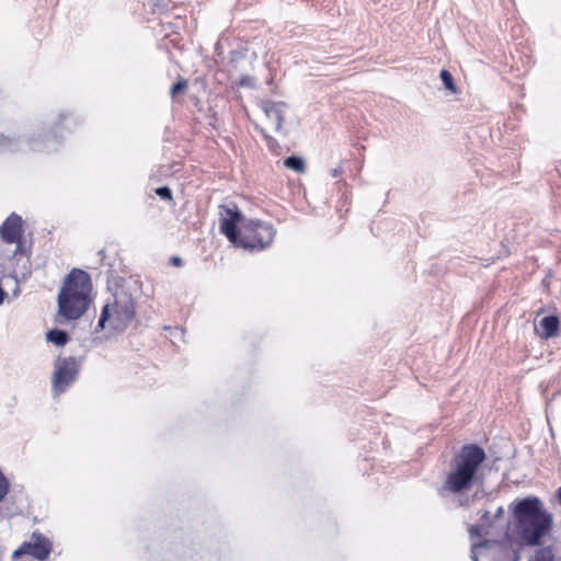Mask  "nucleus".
<instances>
[{"label": "nucleus", "instance_id": "17", "mask_svg": "<svg viewBox=\"0 0 561 561\" xmlns=\"http://www.w3.org/2000/svg\"><path fill=\"white\" fill-rule=\"evenodd\" d=\"M188 88V82L184 78H179L178 81L171 87L170 95L171 98H175L179 94H183L186 92Z\"/></svg>", "mask_w": 561, "mask_h": 561}, {"label": "nucleus", "instance_id": "13", "mask_svg": "<svg viewBox=\"0 0 561 561\" xmlns=\"http://www.w3.org/2000/svg\"><path fill=\"white\" fill-rule=\"evenodd\" d=\"M147 11L151 14H165L171 7V0H145L142 3Z\"/></svg>", "mask_w": 561, "mask_h": 561}, {"label": "nucleus", "instance_id": "7", "mask_svg": "<svg viewBox=\"0 0 561 561\" xmlns=\"http://www.w3.org/2000/svg\"><path fill=\"white\" fill-rule=\"evenodd\" d=\"M79 373V365L75 357H58L55 360L53 375V391L65 392L75 382Z\"/></svg>", "mask_w": 561, "mask_h": 561}, {"label": "nucleus", "instance_id": "22", "mask_svg": "<svg viewBox=\"0 0 561 561\" xmlns=\"http://www.w3.org/2000/svg\"><path fill=\"white\" fill-rule=\"evenodd\" d=\"M254 78L248 75L241 76L238 85L240 87H247V88H253L254 87Z\"/></svg>", "mask_w": 561, "mask_h": 561}, {"label": "nucleus", "instance_id": "4", "mask_svg": "<svg viewBox=\"0 0 561 561\" xmlns=\"http://www.w3.org/2000/svg\"><path fill=\"white\" fill-rule=\"evenodd\" d=\"M135 316V302L128 295L122 294L115 297V302L112 306L105 305L103 307L96 324V330H104L106 328V323H108L111 329L115 331H123L131 322Z\"/></svg>", "mask_w": 561, "mask_h": 561}, {"label": "nucleus", "instance_id": "2", "mask_svg": "<svg viewBox=\"0 0 561 561\" xmlns=\"http://www.w3.org/2000/svg\"><path fill=\"white\" fill-rule=\"evenodd\" d=\"M485 459V451L479 445H463L450 460V470L443 483V489L454 494L470 490L477 481L479 468Z\"/></svg>", "mask_w": 561, "mask_h": 561}, {"label": "nucleus", "instance_id": "27", "mask_svg": "<svg viewBox=\"0 0 561 561\" xmlns=\"http://www.w3.org/2000/svg\"><path fill=\"white\" fill-rule=\"evenodd\" d=\"M339 174H340V170H337V169H333V170H332V175H333L334 178H335V176H337Z\"/></svg>", "mask_w": 561, "mask_h": 561}, {"label": "nucleus", "instance_id": "10", "mask_svg": "<svg viewBox=\"0 0 561 561\" xmlns=\"http://www.w3.org/2000/svg\"><path fill=\"white\" fill-rule=\"evenodd\" d=\"M260 107L267 119V127L276 133L280 131L286 103L265 100L261 102Z\"/></svg>", "mask_w": 561, "mask_h": 561}, {"label": "nucleus", "instance_id": "29", "mask_svg": "<svg viewBox=\"0 0 561 561\" xmlns=\"http://www.w3.org/2000/svg\"><path fill=\"white\" fill-rule=\"evenodd\" d=\"M57 137L56 128L54 129V138Z\"/></svg>", "mask_w": 561, "mask_h": 561}, {"label": "nucleus", "instance_id": "3", "mask_svg": "<svg viewBox=\"0 0 561 561\" xmlns=\"http://www.w3.org/2000/svg\"><path fill=\"white\" fill-rule=\"evenodd\" d=\"M511 508L523 538L530 546H539L552 527V516L543 510L541 501L528 496L513 503Z\"/></svg>", "mask_w": 561, "mask_h": 561}, {"label": "nucleus", "instance_id": "1", "mask_svg": "<svg viewBox=\"0 0 561 561\" xmlns=\"http://www.w3.org/2000/svg\"><path fill=\"white\" fill-rule=\"evenodd\" d=\"M92 288L90 274L81 268H72L59 288L57 316L66 321L80 319L93 301Z\"/></svg>", "mask_w": 561, "mask_h": 561}, {"label": "nucleus", "instance_id": "19", "mask_svg": "<svg viewBox=\"0 0 561 561\" xmlns=\"http://www.w3.org/2000/svg\"><path fill=\"white\" fill-rule=\"evenodd\" d=\"M154 193L162 199L171 205H175L172 191L169 186H160L154 190Z\"/></svg>", "mask_w": 561, "mask_h": 561}, {"label": "nucleus", "instance_id": "16", "mask_svg": "<svg viewBox=\"0 0 561 561\" xmlns=\"http://www.w3.org/2000/svg\"><path fill=\"white\" fill-rule=\"evenodd\" d=\"M284 165L287 169L294 170L298 173H305L306 164L302 158L297 156H290L284 160Z\"/></svg>", "mask_w": 561, "mask_h": 561}, {"label": "nucleus", "instance_id": "20", "mask_svg": "<svg viewBox=\"0 0 561 561\" xmlns=\"http://www.w3.org/2000/svg\"><path fill=\"white\" fill-rule=\"evenodd\" d=\"M10 489V483L0 470V502L5 497Z\"/></svg>", "mask_w": 561, "mask_h": 561}, {"label": "nucleus", "instance_id": "18", "mask_svg": "<svg viewBox=\"0 0 561 561\" xmlns=\"http://www.w3.org/2000/svg\"><path fill=\"white\" fill-rule=\"evenodd\" d=\"M439 77L445 85V88L454 93L457 92V88H456V84H455V81H454V78L451 76V73L446 70V69H443L439 73Z\"/></svg>", "mask_w": 561, "mask_h": 561}, {"label": "nucleus", "instance_id": "28", "mask_svg": "<svg viewBox=\"0 0 561 561\" xmlns=\"http://www.w3.org/2000/svg\"><path fill=\"white\" fill-rule=\"evenodd\" d=\"M33 150H41L39 148L33 147ZM43 151H49V148H43Z\"/></svg>", "mask_w": 561, "mask_h": 561}, {"label": "nucleus", "instance_id": "11", "mask_svg": "<svg viewBox=\"0 0 561 561\" xmlns=\"http://www.w3.org/2000/svg\"><path fill=\"white\" fill-rule=\"evenodd\" d=\"M0 237L9 244L19 241L23 237L22 217L12 213L0 226Z\"/></svg>", "mask_w": 561, "mask_h": 561}, {"label": "nucleus", "instance_id": "23", "mask_svg": "<svg viewBox=\"0 0 561 561\" xmlns=\"http://www.w3.org/2000/svg\"><path fill=\"white\" fill-rule=\"evenodd\" d=\"M14 243L16 244L15 250L13 252L14 256L18 255V254H25L26 253V249H25V245H24L23 237L19 241H15Z\"/></svg>", "mask_w": 561, "mask_h": 561}, {"label": "nucleus", "instance_id": "26", "mask_svg": "<svg viewBox=\"0 0 561 561\" xmlns=\"http://www.w3.org/2000/svg\"><path fill=\"white\" fill-rule=\"evenodd\" d=\"M557 499L559 503L561 504V486L557 490Z\"/></svg>", "mask_w": 561, "mask_h": 561}, {"label": "nucleus", "instance_id": "21", "mask_svg": "<svg viewBox=\"0 0 561 561\" xmlns=\"http://www.w3.org/2000/svg\"><path fill=\"white\" fill-rule=\"evenodd\" d=\"M0 148H2L3 150L13 151L16 149V141L5 136H1Z\"/></svg>", "mask_w": 561, "mask_h": 561}, {"label": "nucleus", "instance_id": "5", "mask_svg": "<svg viewBox=\"0 0 561 561\" xmlns=\"http://www.w3.org/2000/svg\"><path fill=\"white\" fill-rule=\"evenodd\" d=\"M276 230L271 224L262 220H248L241 227L238 247L251 251H261L268 248L275 237Z\"/></svg>", "mask_w": 561, "mask_h": 561}, {"label": "nucleus", "instance_id": "25", "mask_svg": "<svg viewBox=\"0 0 561 561\" xmlns=\"http://www.w3.org/2000/svg\"><path fill=\"white\" fill-rule=\"evenodd\" d=\"M170 263H171L173 266H176V267H180V266H182V265H183V261H182V259H181L180 256H176V255H174V256H172V257L170 259Z\"/></svg>", "mask_w": 561, "mask_h": 561}, {"label": "nucleus", "instance_id": "12", "mask_svg": "<svg viewBox=\"0 0 561 561\" xmlns=\"http://www.w3.org/2000/svg\"><path fill=\"white\" fill-rule=\"evenodd\" d=\"M560 321L557 316L543 317L540 321L541 333L545 339H550L558 335Z\"/></svg>", "mask_w": 561, "mask_h": 561}, {"label": "nucleus", "instance_id": "14", "mask_svg": "<svg viewBox=\"0 0 561 561\" xmlns=\"http://www.w3.org/2000/svg\"><path fill=\"white\" fill-rule=\"evenodd\" d=\"M529 561H559L557 558V550L553 545L539 547Z\"/></svg>", "mask_w": 561, "mask_h": 561}, {"label": "nucleus", "instance_id": "9", "mask_svg": "<svg viewBox=\"0 0 561 561\" xmlns=\"http://www.w3.org/2000/svg\"><path fill=\"white\" fill-rule=\"evenodd\" d=\"M480 515L478 523L469 525L468 533L471 539L481 538L490 534V529L503 519L504 508L499 506L493 514L490 510L482 508L478 512Z\"/></svg>", "mask_w": 561, "mask_h": 561}, {"label": "nucleus", "instance_id": "15", "mask_svg": "<svg viewBox=\"0 0 561 561\" xmlns=\"http://www.w3.org/2000/svg\"><path fill=\"white\" fill-rule=\"evenodd\" d=\"M46 339L48 342L57 346H62L69 341V335L64 330L53 329L47 332Z\"/></svg>", "mask_w": 561, "mask_h": 561}, {"label": "nucleus", "instance_id": "6", "mask_svg": "<svg viewBox=\"0 0 561 561\" xmlns=\"http://www.w3.org/2000/svg\"><path fill=\"white\" fill-rule=\"evenodd\" d=\"M242 220V214L233 202L219 205V229L227 239L237 245L241 236L238 225Z\"/></svg>", "mask_w": 561, "mask_h": 561}, {"label": "nucleus", "instance_id": "24", "mask_svg": "<svg viewBox=\"0 0 561 561\" xmlns=\"http://www.w3.org/2000/svg\"><path fill=\"white\" fill-rule=\"evenodd\" d=\"M489 545H490V541H488V540H484V541H482V542H480V543H478V545H473V546H472V549H471V552H472V559H473L474 561H478V558H477V554H476V548H478V547H488Z\"/></svg>", "mask_w": 561, "mask_h": 561}, {"label": "nucleus", "instance_id": "8", "mask_svg": "<svg viewBox=\"0 0 561 561\" xmlns=\"http://www.w3.org/2000/svg\"><path fill=\"white\" fill-rule=\"evenodd\" d=\"M50 540L41 533H33L30 541H24L12 553V561H16L24 556H30L35 560L45 561L51 552Z\"/></svg>", "mask_w": 561, "mask_h": 561}]
</instances>
